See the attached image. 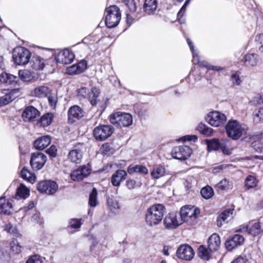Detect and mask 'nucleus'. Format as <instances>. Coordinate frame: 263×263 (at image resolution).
I'll use <instances>...</instances> for the list:
<instances>
[{"label": "nucleus", "instance_id": "30", "mask_svg": "<svg viewBox=\"0 0 263 263\" xmlns=\"http://www.w3.org/2000/svg\"><path fill=\"white\" fill-rule=\"evenodd\" d=\"M30 191L26 186L21 183L20 186L18 187L16 190L15 195V198L20 199L21 198L25 199L27 198L29 195Z\"/></svg>", "mask_w": 263, "mask_h": 263}, {"label": "nucleus", "instance_id": "13", "mask_svg": "<svg viewBox=\"0 0 263 263\" xmlns=\"http://www.w3.org/2000/svg\"><path fill=\"white\" fill-rule=\"evenodd\" d=\"M87 68V62L82 60L76 64L66 68V73L69 75L79 74L83 73Z\"/></svg>", "mask_w": 263, "mask_h": 263}, {"label": "nucleus", "instance_id": "57", "mask_svg": "<svg viewBox=\"0 0 263 263\" xmlns=\"http://www.w3.org/2000/svg\"><path fill=\"white\" fill-rule=\"evenodd\" d=\"M26 263H43V261L37 255H34L29 258Z\"/></svg>", "mask_w": 263, "mask_h": 263}, {"label": "nucleus", "instance_id": "53", "mask_svg": "<svg viewBox=\"0 0 263 263\" xmlns=\"http://www.w3.org/2000/svg\"><path fill=\"white\" fill-rule=\"evenodd\" d=\"M69 225L70 227L74 229H78L81 227L82 225L81 219H72L69 221Z\"/></svg>", "mask_w": 263, "mask_h": 263}, {"label": "nucleus", "instance_id": "63", "mask_svg": "<svg viewBox=\"0 0 263 263\" xmlns=\"http://www.w3.org/2000/svg\"><path fill=\"white\" fill-rule=\"evenodd\" d=\"M254 102L257 104H263V95H258L254 99Z\"/></svg>", "mask_w": 263, "mask_h": 263}, {"label": "nucleus", "instance_id": "4", "mask_svg": "<svg viewBox=\"0 0 263 263\" xmlns=\"http://www.w3.org/2000/svg\"><path fill=\"white\" fill-rule=\"evenodd\" d=\"M31 57L30 51L25 47L17 46L12 52V58L14 63L18 65H25L28 63Z\"/></svg>", "mask_w": 263, "mask_h": 263}, {"label": "nucleus", "instance_id": "6", "mask_svg": "<svg viewBox=\"0 0 263 263\" xmlns=\"http://www.w3.org/2000/svg\"><path fill=\"white\" fill-rule=\"evenodd\" d=\"M114 128L110 125H102L95 127L93 131L95 138L99 141H103L110 137Z\"/></svg>", "mask_w": 263, "mask_h": 263}, {"label": "nucleus", "instance_id": "45", "mask_svg": "<svg viewBox=\"0 0 263 263\" xmlns=\"http://www.w3.org/2000/svg\"><path fill=\"white\" fill-rule=\"evenodd\" d=\"M97 191L96 188H93L89 195V204L92 207H95L97 204Z\"/></svg>", "mask_w": 263, "mask_h": 263}, {"label": "nucleus", "instance_id": "40", "mask_svg": "<svg viewBox=\"0 0 263 263\" xmlns=\"http://www.w3.org/2000/svg\"><path fill=\"white\" fill-rule=\"evenodd\" d=\"M200 193L204 199H209L214 195V191L212 187L207 185L201 190Z\"/></svg>", "mask_w": 263, "mask_h": 263}, {"label": "nucleus", "instance_id": "48", "mask_svg": "<svg viewBox=\"0 0 263 263\" xmlns=\"http://www.w3.org/2000/svg\"><path fill=\"white\" fill-rule=\"evenodd\" d=\"M52 117L53 116H41L37 124L43 127L49 125L52 122Z\"/></svg>", "mask_w": 263, "mask_h": 263}, {"label": "nucleus", "instance_id": "27", "mask_svg": "<svg viewBox=\"0 0 263 263\" xmlns=\"http://www.w3.org/2000/svg\"><path fill=\"white\" fill-rule=\"evenodd\" d=\"M83 157V153L80 149H74L70 151L68 155V159L76 164L81 162Z\"/></svg>", "mask_w": 263, "mask_h": 263}, {"label": "nucleus", "instance_id": "2", "mask_svg": "<svg viewBox=\"0 0 263 263\" xmlns=\"http://www.w3.org/2000/svg\"><path fill=\"white\" fill-rule=\"evenodd\" d=\"M199 214L200 210L198 208L191 205L182 207L180 211V216L182 222H185L190 226H194L197 223Z\"/></svg>", "mask_w": 263, "mask_h": 263}, {"label": "nucleus", "instance_id": "47", "mask_svg": "<svg viewBox=\"0 0 263 263\" xmlns=\"http://www.w3.org/2000/svg\"><path fill=\"white\" fill-rule=\"evenodd\" d=\"M76 91L77 96L80 99L88 98L90 92L89 89L86 87H81Z\"/></svg>", "mask_w": 263, "mask_h": 263}, {"label": "nucleus", "instance_id": "56", "mask_svg": "<svg viewBox=\"0 0 263 263\" xmlns=\"http://www.w3.org/2000/svg\"><path fill=\"white\" fill-rule=\"evenodd\" d=\"M82 116H68V121L70 124H78Z\"/></svg>", "mask_w": 263, "mask_h": 263}, {"label": "nucleus", "instance_id": "24", "mask_svg": "<svg viewBox=\"0 0 263 263\" xmlns=\"http://www.w3.org/2000/svg\"><path fill=\"white\" fill-rule=\"evenodd\" d=\"M18 79L17 77L6 72H3L0 74V82L6 85H15Z\"/></svg>", "mask_w": 263, "mask_h": 263}, {"label": "nucleus", "instance_id": "20", "mask_svg": "<svg viewBox=\"0 0 263 263\" xmlns=\"http://www.w3.org/2000/svg\"><path fill=\"white\" fill-rule=\"evenodd\" d=\"M50 143V137L49 136H44L35 140L33 145L35 149L43 150L47 147Z\"/></svg>", "mask_w": 263, "mask_h": 263}, {"label": "nucleus", "instance_id": "61", "mask_svg": "<svg viewBox=\"0 0 263 263\" xmlns=\"http://www.w3.org/2000/svg\"><path fill=\"white\" fill-rule=\"evenodd\" d=\"M181 139L184 141H195L197 140V137L195 135H187L182 137Z\"/></svg>", "mask_w": 263, "mask_h": 263}, {"label": "nucleus", "instance_id": "52", "mask_svg": "<svg viewBox=\"0 0 263 263\" xmlns=\"http://www.w3.org/2000/svg\"><path fill=\"white\" fill-rule=\"evenodd\" d=\"M239 74L240 73L239 71H236L231 74L230 80L234 85H239L241 83V80L240 78Z\"/></svg>", "mask_w": 263, "mask_h": 263}, {"label": "nucleus", "instance_id": "50", "mask_svg": "<svg viewBox=\"0 0 263 263\" xmlns=\"http://www.w3.org/2000/svg\"><path fill=\"white\" fill-rule=\"evenodd\" d=\"M229 144V142L228 141H226L223 140L220 148L222 153L226 155H230L232 154L231 149H230L229 147H228Z\"/></svg>", "mask_w": 263, "mask_h": 263}, {"label": "nucleus", "instance_id": "25", "mask_svg": "<svg viewBox=\"0 0 263 263\" xmlns=\"http://www.w3.org/2000/svg\"><path fill=\"white\" fill-rule=\"evenodd\" d=\"M51 89L45 85L39 86L32 91V95L39 98H45L50 93Z\"/></svg>", "mask_w": 263, "mask_h": 263}, {"label": "nucleus", "instance_id": "17", "mask_svg": "<svg viewBox=\"0 0 263 263\" xmlns=\"http://www.w3.org/2000/svg\"><path fill=\"white\" fill-rule=\"evenodd\" d=\"M29 62L30 68L36 71L42 70L45 66V60L36 55L31 57Z\"/></svg>", "mask_w": 263, "mask_h": 263}, {"label": "nucleus", "instance_id": "22", "mask_svg": "<svg viewBox=\"0 0 263 263\" xmlns=\"http://www.w3.org/2000/svg\"><path fill=\"white\" fill-rule=\"evenodd\" d=\"M12 200H6L5 197L0 198V212L9 215L12 213Z\"/></svg>", "mask_w": 263, "mask_h": 263}, {"label": "nucleus", "instance_id": "60", "mask_svg": "<svg viewBox=\"0 0 263 263\" xmlns=\"http://www.w3.org/2000/svg\"><path fill=\"white\" fill-rule=\"evenodd\" d=\"M21 247L19 245H15L14 243V245H12V243H11V249L12 250V252H13L15 254H18L21 252Z\"/></svg>", "mask_w": 263, "mask_h": 263}, {"label": "nucleus", "instance_id": "37", "mask_svg": "<svg viewBox=\"0 0 263 263\" xmlns=\"http://www.w3.org/2000/svg\"><path fill=\"white\" fill-rule=\"evenodd\" d=\"M21 177L27 181L33 183L35 181V176L29 172L25 167L21 171Z\"/></svg>", "mask_w": 263, "mask_h": 263}, {"label": "nucleus", "instance_id": "32", "mask_svg": "<svg viewBox=\"0 0 263 263\" xmlns=\"http://www.w3.org/2000/svg\"><path fill=\"white\" fill-rule=\"evenodd\" d=\"M18 76L20 79L24 82H30L35 79L33 73L28 69L19 70Z\"/></svg>", "mask_w": 263, "mask_h": 263}, {"label": "nucleus", "instance_id": "42", "mask_svg": "<svg viewBox=\"0 0 263 263\" xmlns=\"http://www.w3.org/2000/svg\"><path fill=\"white\" fill-rule=\"evenodd\" d=\"M261 227L259 222L253 223L248 231L249 234L253 236H257L261 232Z\"/></svg>", "mask_w": 263, "mask_h": 263}, {"label": "nucleus", "instance_id": "21", "mask_svg": "<svg viewBox=\"0 0 263 263\" xmlns=\"http://www.w3.org/2000/svg\"><path fill=\"white\" fill-rule=\"evenodd\" d=\"M218 67L220 69L219 70L209 69L206 71L207 80L210 81L211 84L217 81H219L220 77V71L226 70L225 67L221 66Z\"/></svg>", "mask_w": 263, "mask_h": 263}, {"label": "nucleus", "instance_id": "33", "mask_svg": "<svg viewBox=\"0 0 263 263\" xmlns=\"http://www.w3.org/2000/svg\"><path fill=\"white\" fill-rule=\"evenodd\" d=\"M223 140H219L218 139L206 140L208 148L209 151H217L220 149Z\"/></svg>", "mask_w": 263, "mask_h": 263}, {"label": "nucleus", "instance_id": "16", "mask_svg": "<svg viewBox=\"0 0 263 263\" xmlns=\"http://www.w3.org/2000/svg\"><path fill=\"white\" fill-rule=\"evenodd\" d=\"M133 116H110V122L118 126L126 127L133 123Z\"/></svg>", "mask_w": 263, "mask_h": 263}, {"label": "nucleus", "instance_id": "23", "mask_svg": "<svg viewBox=\"0 0 263 263\" xmlns=\"http://www.w3.org/2000/svg\"><path fill=\"white\" fill-rule=\"evenodd\" d=\"M227 116H206L205 120L211 125L218 127L223 125L227 121Z\"/></svg>", "mask_w": 263, "mask_h": 263}, {"label": "nucleus", "instance_id": "7", "mask_svg": "<svg viewBox=\"0 0 263 263\" xmlns=\"http://www.w3.org/2000/svg\"><path fill=\"white\" fill-rule=\"evenodd\" d=\"M192 149L188 146L181 145L174 147L172 151V155L175 159L184 160L192 154Z\"/></svg>", "mask_w": 263, "mask_h": 263}, {"label": "nucleus", "instance_id": "11", "mask_svg": "<svg viewBox=\"0 0 263 263\" xmlns=\"http://www.w3.org/2000/svg\"><path fill=\"white\" fill-rule=\"evenodd\" d=\"M177 257L185 260H191L194 255L193 249L188 245H181L176 252Z\"/></svg>", "mask_w": 263, "mask_h": 263}, {"label": "nucleus", "instance_id": "5", "mask_svg": "<svg viewBox=\"0 0 263 263\" xmlns=\"http://www.w3.org/2000/svg\"><path fill=\"white\" fill-rule=\"evenodd\" d=\"M226 130L229 137L237 140L242 136L245 128L236 120H232L228 122Z\"/></svg>", "mask_w": 263, "mask_h": 263}, {"label": "nucleus", "instance_id": "41", "mask_svg": "<svg viewBox=\"0 0 263 263\" xmlns=\"http://www.w3.org/2000/svg\"><path fill=\"white\" fill-rule=\"evenodd\" d=\"M198 255L202 259L208 260L210 259L209 251L203 246L201 245L198 248Z\"/></svg>", "mask_w": 263, "mask_h": 263}, {"label": "nucleus", "instance_id": "34", "mask_svg": "<svg viewBox=\"0 0 263 263\" xmlns=\"http://www.w3.org/2000/svg\"><path fill=\"white\" fill-rule=\"evenodd\" d=\"M230 184L229 180L223 179L220 180L215 186V190L219 193L226 192L230 189Z\"/></svg>", "mask_w": 263, "mask_h": 263}, {"label": "nucleus", "instance_id": "9", "mask_svg": "<svg viewBox=\"0 0 263 263\" xmlns=\"http://www.w3.org/2000/svg\"><path fill=\"white\" fill-rule=\"evenodd\" d=\"M163 223L166 229H174L181 225L182 223V220L176 212H172L165 216Z\"/></svg>", "mask_w": 263, "mask_h": 263}, {"label": "nucleus", "instance_id": "43", "mask_svg": "<svg viewBox=\"0 0 263 263\" xmlns=\"http://www.w3.org/2000/svg\"><path fill=\"white\" fill-rule=\"evenodd\" d=\"M197 129L201 134L207 136H211L213 133V129L211 128L207 127L205 125L202 123H200L198 125Z\"/></svg>", "mask_w": 263, "mask_h": 263}, {"label": "nucleus", "instance_id": "26", "mask_svg": "<svg viewBox=\"0 0 263 263\" xmlns=\"http://www.w3.org/2000/svg\"><path fill=\"white\" fill-rule=\"evenodd\" d=\"M157 0H145L143 5L144 12L148 15L154 14L157 8Z\"/></svg>", "mask_w": 263, "mask_h": 263}, {"label": "nucleus", "instance_id": "12", "mask_svg": "<svg viewBox=\"0 0 263 263\" xmlns=\"http://www.w3.org/2000/svg\"><path fill=\"white\" fill-rule=\"evenodd\" d=\"M74 57L75 55L72 51L68 49H64L58 53L55 59L58 63L67 65L72 62Z\"/></svg>", "mask_w": 263, "mask_h": 263}, {"label": "nucleus", "instance_id": "62", "mask_svg": "<svg viewBox=\"0 0 263 263\" xmlns=\"http://www.w3.org/2000/svg\"><path fill=\"white\" fill-rule=\"evenodd\" d=\"M186 7L187 6L184 4L183 5V6H182V7L181 8V9H180L179 11L177 14V18L178 19H180L184 15V14L186 10Z\"/></svg>", "mask_w": 263, "mask_h": 263}, {"label": "nucleus", "instance_id": "35", "mask_svg": "<svg viewBox=\"0 0 263 263\" xmlns=\"http://www.w3.org/2000/svg\"><path fill=\"white\" fill-rule=\"evenodd\" d=\"M233 210L227 209L224 211L217 218V224L219 227H221L224 222L230 215L233 214Z\"/></svg>", "mask_w": 263, "mask_h": 263}, {"label": "nucleus", "instance_id": "54", "mask_svg": "<svg viewBox=\"0 0 263 263\" xmlns=\"http://www.w3.org/2000/svg\"><path fill=\"white\" fill-rule=\"evenodd\" d=\"M48 100L50 106L55 108L58 102V97L56 96L50 94L48 97Z\"/></svg>", "mask_w": 263, "mask_h": 263}, {"label": "nucleus", "instance_id": "64", "mask_svg": "<svg viewBox=\"0 0 263 263\" xmlns=\"http://www.w3.org/2000/svg\"><path fill=\"white\" fill-rule=\"evenodd\" d=\"M246 259L244 258L242 256H240L236 259H234L231 263H246Z\"/></svg>", "mask_w": 263, "mask_h": 263}, {"label": "nucleus", "instance_id": "44", "mask_svg": "<svg viewBox=\"0 0 263 263\" xmlns=\"http://www.w3.org/2000/svg\"><path fill=\"white\" fill-rule=\"evenodd\" d=\"M40 111L34 106L29 105L25 107L22 115H40Z\"/></svg>", "mask_w": 263, "mask_h": 263}, {"label": "nucleus", "instance_id": "8", "mask_svg": "<svg viewBox=\"0 0 263 263\" xmlns=\"http://www.w3.org/2000/svg\"><path fill=\"white\" fill-rule=\"evenodd\" d=\"M36 189L42 193L53 195L58 190V185L54 181L46 180L39 182L37 185Z\"/></svg>", "mask_w": 263, "mask_h": 263}, {"label": "nucleus", "instance_id": "18", "mask_svg": "<svg viewBox=\"0 0 263 263\" xmlns=\"http://www.w3.org/2000/svg\"><path fill=\"white\" fill-rule=\"evenodd\" d=\"M127 176V172L123 170L116 171L112 175L111 182L115 186H119L121 183L123 181Z\"/></svg>", "mask_w": 263, "mask_h": 263}, {"label": "nucleus", "instance_id": "31", "mask_svg": "<svg viewBox=\"0 0 263 263\" xmlns=\"http://www.w3.org/2000/svg\"><path fill=\"white\" fill-rule=\"evenodd\" d=\"M127 172L130 174L139 173L146 175L148 174V170L145 166L141 165H129L127 168Z\"/></svg>", "mask_w": 263, "mask_h": 263}, {"label": "nucleus", "instance_id": "3", "mask_svg": "<svg viewBox=\"0 0 263 263\" xmlns=\"http://www.w3.org/2000/svg\"><path fill=\"white\" fill-rule=\"evenodd\" d=\"M105 25L108 28L116 27L119 23L121 18L120 9L116 5L110 6L105 9Z\"/></svg>", "mask_w": 263, "mask_h": 263}, {"label": "nucleus", "instance_id": "15", "mask_svg": "<svg viewBox=\"0 0 263 263\" xmlns=\"http://www.w3.org/2000/svg\"><path fill=\"white\" fill-rule=\"evenodd\" d=\"M19 90L18 88L8 89L7 92H6L4 96L0 97V107L8 104L17 98L18 96Z\"/></svg>", "mask_w": 263, "mask_h": 263}, {"label": "nucleus", "instance_id": "39", "mask_svg": "<svg viewBox=\"0 0 263 263\" xmlns=\"http://www.w3.org/2000/svg\"><path fill=\"white\" fill-rule=\"evenodd\" d=\"M245 185L248 189L255 187L258 184V180L252 175H249L245 180Z\"/></svg>", "mask_w": 263, "mask_h": 263}, {"label": "nucleus", "instance_id": "10", "mask_svg": "<svg viewBox=\"0 0 263 263\" xmlns=\"http://www.w3.org/2000/svg\"><path fill=\"white\" fill-rule=\"evenodd\" d=\"M46 160V156L43 153H33L31 154L30 163L33 170L37 171L44 166Z\"/></svg>", "mask_w": 263, "mask_h": 263}, {"label": "nucleus", "instance_id": "28", "mask_svg": "<svg viewBox=\"0 0 263 263\" xmlns=\"http://www.w3.org/2000/svg\"><path fill=\"white\" fill-rule=\"evenodd\" d=\"M101 92L99 88L97 87H93L91 89V91H90L89 96H88V100L90 103V104L92 105H96L98 102L99 101V99H98L100 95Z\"/></svg>", "mask_w": 263, "mask_h": 263}, {"label": "nucleus", "instance_id": "55", "mask_svg": "<svg viewBox=\"0 0 263 263\" xmlns=\"http://www.w3.org/2000/svg\"><path fill=\"white\" fill-rule=\"evenodd\" d=\"M47 154H48L50 157L54 158L57 155V149L55 145H51L49 148L46 151Z\"/></svg>", "mask_w": 263, "mask_h": 263}, {"label": "nucleus", "instance_id": "19", "mask_svg": "<svg viewBox=\"0 0 263 263\" xmlns=\"http://www.w3.org/2000/svg\"><path fill=\"white\" fill-rule=\"evenodd\" d=\"M208 249L210 251H216L219 248L221 241L219 236L214 233L209 238L208 241Z\"/></svg>", "mask_w": 263, "mask_h": 263}, {"label": "nucleus", "instance_id": "59", "mask_svg": "<svg viewBox=\"0 0 263 263\" xmlns=\"http://www.w3.org/2000/svg\"><path fill=\"white\" fill-rule=\"evenodd\" d=\"M136 181L134 179H129L126 181V185L129 190H133L135 188Z\"/></svg>", "mask_w": 263, "mask_h": 263}, {"label": "nucleus", "instance_id": "14", "mask_svg": "<svg viewBox=\"0 0 263 263\" xmlns=\"http://www.w3.org/2000/svg\"><path fill=\"white\" fill-rule=\"evenodd\" d=\"M245 239L239 234H235L229 237L225 242V247L228 251H231L235 248L243 244Z\"/></svg>", "mask_w": 263, "mask_h": 263}, {"label": "nucleus", "instance_id": "38", "mask_svg": "<svg viewBox=\"0 0 263 263\" xmlns=\"http://www.w3.org/2000/svg\"><path fill=\"white\" fill-rule=\"evenodd\" d=\"M165 174V168L162 166H158L153 168L151 172V175L154 179H159L164 176Z\"/></svg>", "mask_w": 263, "mask_h": 263}, {"label": "nucleus", "instance_id": "49", "mask_svg": "<svg viewBox=\"0 0 263 263\" xmlns=\"http://www.w3.org/2000/svg\"><path fill=\"white\" fill-rule=\"evenodd\" d=\"M123 3L132 12H135L136 10L137 6L135 0H123Z\"/></svg>", "mask_w": 263, "mask_h": 263}, {"label": "nucleus", "instance_id": "51", "mask_svg": "<svg viewBox=\"0 0 263 263\" xmlns=\"http://www.w3.org/2000/svg\"><path fill=\"white\" fill-rule=\"evenodd\" d=\"M71 178L73 181H80L84 179L82 173L79 169L72 171L71 173Z\"/></svg>", "mask_w": 263, "mask_h": 263}, {"label": "nucleus", "instance_id": "58", "mask_svg": "<svg viewBox=\"0 0 263 263\" xmlns=\"http://www.w3.org/2000/svg\"><path fill=\"white\" fill-rule=\"evenodd\" d=\"M80 172L82 173L84 178L87 177L90 173V170L88 167L86 166H83L81 169H79Z\"/></svg>", "mask_w": 263, "mask_h": 263}, {"label": "nucleus", "instance_id": "29", "mask_svg": "<svg viewBox=\"0 0 263 263\" xmlns=\"http://www.w3.org/2000/svg\"><path fill=\"white\" fill-rule=\"evenodd\" d=\"M258 55L255 53H248L245 55L243 59L245 64L247 66H255L258 62Z\"/></svg>", "mask_w": 263, "mask_h": 263}, {"label": "nucleus", "instance_id": "46", "mask_svg": "<svg viewBox=\"0 0 263 263\" xmlns=\"http://www.w3.org/2000/svg\"><path fill=\"white\" fill-rule=\"evenodd\" d=\"M83 112V109L77 105L71 106L68 111V115H80Z\"/></svg>", "mask_w": 263, "mask_h": 263}, {"label": "nucleus", "instance_id": "36", "mask_svg": "<svg viewBox=\"0 0 263 263\" xmlns=\"http://www.w3.org/2000/svg\"><path fill=\"white\" fill-rule=\"evenodd\" d=\"M193 61H196V63H194V64H198L200 67L206 68L207 69V70L209 69L219 70L220 69L219 67H218V66L211 65L206 61H203L200 62L199 61V57L197 55H196V58L195 55H193Z\"/></svg>", "mask_w": 263, "mask_h": 263}, {"label": "nucleus", "instance_id": "1", "mask_svg": "<svg viewBox=\"0 0 263 263\" xmlns=\"http://www.w3.org/2000/svg\"><path fill=\"white\" fill-rule=\"evenodd\" d=\"M165 211L162 204H156L148 208L145 214V221L147 226L152 227L158 225L162 221Z\"/></svg>", "mask_w": 263, "mask_h": 263}]
</instances>
